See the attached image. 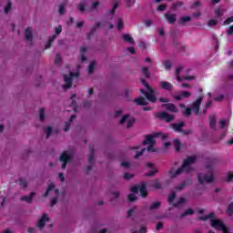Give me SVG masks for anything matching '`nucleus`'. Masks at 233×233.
I'll return each mask as SVG.
<instances>
[{"instance_id": "obj_1", "label": "nucleus", "mask_w": 233, "mask_h": 233, "mask_svg": "<svg viewBox=\"0 0 233 233\" xmlns=\"http://www.w3.org/2000/svg\"><path fill=\"white\" fill-rule=\"evenodd\" d=\"M196 157L190 156L183 161L182 167H178L177 170L174 167H171V169L169 170L170 177H177V176H179V174H182L183 172H187V174L189 172H192V167H190V165H192V163H196Z\"/></svg>"}, {"instance_id": "obj_2", "label": "nucleus", "mask_w": 233, "mask_h": 233, "mask_svg": "<svg viewBox=\"0 0 233 233\" xmlns=\"http://www.w3.org/2000/svg\"><path fill=\"white\" fill-rule=\"evenodd\" d=\"M201 103H203V96H198V98L191 104L190 107L185 109L184 116H186V117H190L192 112H194L195 116H199Z\"/></svg>"}, {"instance_id": "obj_3", "label": "nucleus", "mask_w": 233, "mask_h": 233, "mask_svg": "<svg viewBox=\"0 0 233 233\" xmlns=\"http://www.w3.org/2000/svg\"><path fill=\"white\" fill-rule=\"evenodd\" d=\"M206 168L209 170V176L203 175L202 173L198 174V180L200 185H204L205 183H214V170H212V165L208 164Z\"/></svg>"}, {"instance_id": "obj_4", "label": "nucleus", "mask_w": 233, "mask_h": 233, "mask_svg": "<svg viewBox=\"0 0 233 233\" xmlns=\"http://www.w3.org/2000/svg\"><path fill=\"white\" fill-rule=\"evenodd\" d=\"M133 194H138L140 192L141 198H147L148 196V191H147V184L142 183L137 186H134L130 188Z\"/></svg>"}, {"instance_id": "obj_5", "label": "nucleus", "mask_w": 233, "mask_h": 233, "mask_svg": "<svg viewBox=\"0 0 233 233\" xmlns=\"http://www.w3.org/2000/svg\"><path fill=\"white\" fill-rule=\"evenodd\" d=\"M156 137H162V139H167V135H163L161 132L147 135L146 139L143 141V145H155L156 141L154 138Z\"/></svg>"}, {"instance_id": "obj_6", "label": "nucleus", "mask_w": 233, "mask_h": 233, "mask_svg": "<svg viewBox=\"0 0 233 233\" xmlns=\"http://www.w3.org/2000/svg\"><path fill=\"white\" fill-rule=\"evenodd\" d=\"M155 117L157 119H164L166 123H171V121H174V115H168V113L162 111L155 114Z\"/></svg>"}, {"instance_id": "obj_7", "label": "nucleus", "mask_w": 233, "mask_h": 233, "mask_svg": "<svg viewBox=\"0 0 233 233\" xmlns=\"http://www.w3.org/2000/svg\"><path fill=\"white\" fill-rule=\"evenodd\" d=\"M60 161L62 162V168L65 170V168H66L67 163L72 161V157L68 155L66 151H64L60 156Z\"/></svg>"}, {"instance_id": "obj_8", "label": "nucleus", "mask_w": 233, "mask_h": 233, "mask_svg": "<svg viewBox=\"0 0 233 233\" xmlns=\"http://www.w3.org/2000/svg\"><path fill=\"white\" fill-rule=\"evenodd\" d=\"M211 227L213 228H216L217 230H219V228L221 230H225L227 228V226H225V224H223V221L219 219H211Z\"/></svg>"}, {"instance_id": "obj_9", "label": "nucleus", "mask_w": 233, "mask_h": 233, "mask_svg": "<svg viewBox=\"0 0 233 233\" xmlns=\"http://www.w3.org/2000/svg\"><path fill=\"white\" fill-rule=\"evenodd\" d=\"M192 96L191 92L188 91H180L178 95L174 96L173 98L175 101H181L182 99H187V97H190Z\"/></svg>"}, {"instance_id": "obj_10", "label": "nucleus", "mask_w": 233, "mask_h": 233, "mask_svg": "<svg viewBox=\"0 0 233 233\" xmlns=\"http://www.w3.org/2000/svg\"><path fill=\"white\" fill-rule=\"evenodd\" d=\"M162 106L166 109H167L169 112H173L175 114H177L179 112V109L177 108V106L172 103H167L163 104Z\"/></svg>"}, {"instance_id": "obj_11", "label": "nucleus", "mask_w": 233, "mask_h": 233, "mask_svg": "<svg viewBox=\"0 0 233 233\" xmlns=\"http://www.w3.org/2000/svg\"><path fill=\"white\" fill-rule=\"evenodd\" d=\"M177 17V15L176 14H170V12L165 14V19L169 25H174V23H176Z\"/></svg>"}, {"instance_id": "obj_12", "label": "nucleus", "mask_w": 233, "mask_h": 233, "mask_svg": "<svg viewBox=\"0 0 233 233\" xmlns=\"http://www.w3.org/2000/svg\"><path fill=\"white\" fill-rule=\"evenodd\" d=\"M64 79L66 83L63 86L64 90H68V88H72V79H73L72 76L70 75L69 76L65 75Z\"/></svg>"}, {"instance_id": "obj_13", "label": "nucleus", "mask_w": 233, "mask_h": 233, "mask_svg": "<svg viewBox=\"0 0 233 233\" xmlns=\"http://www.w3.org/2000/svg\"><path fill=\"white\" fill-rule=\"evenodd\" d=\"M160 88H162V90H167L168 92H172L174 86L170 82L162 81L160 82Z\"/></svg>"}, {"instance_id": "obj_14", "label": "nucleus", "mask_w": 233, "mask_h": 233, "mask_svg": "<svg viewBox=\"0 0 233 233\" xmlns=\"http://www.w3.org/2000/svg\"><path fill=\"white\" fill-rule=\"evenodd\" d=\"M48 219H50L46 214H44L41 218L38 220L37 222V227L38 228H40V230L45 227V225H46V221H48Z\"/></svg>"}, {"instance_id": "obj_15", "label": "nucleus", "mask_w": 233, "mask_h": 233, "mask_svg": "<svg viewBox=\"0 0 233 233\" xmlns=\"http://www.w3.org/2000/svg\"><path fill=\"white\" fill-rule=\"evenodd\" d=\"M148 92L147 94H146V98L147 99V101H150V103H156V101L157 100V98H156V96L154 95V89H147Z\"/></svg>"}, {"instance_id": "obj_16", "label": "nucleus", "mask_w": 233, "mask_h": 233, "mask_svg": "<svg viewBox=\"0 0 233 233\" xmlns=\"http://www.w3.org/2000/svg\"><path fill=\"white\" fill-rule=\"evenodd\" d=\"M192 185V179H187L184 182H182L180 185H178L176 187V190H177L178 192H181V190H183V188H187V187Z\"/></svg>"}, {"instance_id": "obj_17", "label": "nucleus", "mask_w": 233, "mask_h": 233, "mask_svg": "<svg viewBox=\"0 0 233 233\" xmlns=\"http://www.w3.org/2000/svg\"><path fill=\"white\" fill-rule=\"evenodd\" d=\"M218 127V121L216 120V116H209V128L211 130H217Z\"/></svg>"}, {"instance_id": "obj_18", "label": "nucleus", "mask_w": 233, "mask_h": 233, "mask_svg": "<svg viewBox=\"0 0 233 233\" xmlns=\"http://www.w3.org/2000/svg\"><path fill=\"white\" fill-rule=\"evenodd\" d=\"M34 196H35V192H31L29 196L21 197V201H25V203H32V201H34Z\"/></svg>"}, {"instance_id": "obj_19", "label": "nucleus", "mask_w": 233, "mask_h": 233, "mask_svg": "<svg viewBox=\"0 0 233 233\" xmlns=\"http://www.w3.org/2000/svg\"><path fill=\"white\" fill-rule=\"evenodd\" d=\"M183 127H185V122L172 124V128L176 132H183Z\"/></svg>"}, {"instance_id": "obj_20", "label": "nucleus", "mask_w": 233, "mask_h": 233, "mask_svg": "<svg viewBox=\"0 0 233 233\" xmlns=\"http://www.w3.org/2000/svg\"><path fill=\"white\" fill-rule=\"evenodd\" d=\"M134 101L138 106H147V105H148V102L143 96L136 98Z\"/></svg>"}, {"instance_id": "obj_21", "label": "nucleus", "mask_w": 233, "mask_h": 233, "mask_svg": "<svg viewBox=\"0 0 233 233\" xmlns=\"http://www.w3.org/2000/svg\"><path fill=\"white\" fill-rule=\"evenodd\" d=\"M122 38L124 39V41L126 43H129V45H136V42L134 41V38L128 34L123 35Z\"/></svg>"}, {"instance_id": "obj_22", "label": "nucleus", "mask_w": 233, "mask_h": 233, "mask_svg": "<svg viewBox=\"0 0 233 233\" xmlns=\"http://www.w3.org/2000/svg\"><path fill=\"white\" fill-rule=\"evenodd\" d=\"M76 119V115H72L67 122H66L65 127H64V132H68L70 130V125L72 121Z\"/></svg>"}, {"instance_id": "obj_23", "label": "nucleus", "mask_w": 233, "mask_h": 233, "mask_svg": "<svg viewBox=\"0 0 233 233\" xmlns=\"http://www.w3.org/2000/svg\"><path fill=\"white\" fill-rule=\"evenodd\" d=\"M25 37L27 41H32V39H34V36L32 35V29L30 27L25 29Z\"/></svg>"}, {"instance_id": "obj_24", "label": "nucleus", "mask_w": 233, "mask_h": 233, "mask_svg": "<svg viewBox=\"0 0 233 233\" xmlns=\"http://www.w3.org/2000/svg\"><path fill=\"white\" fill-rule=\"evenodd\" d=\"M89 152L90 153L88 156V163H89V165H94V154H95L94 147H90Z\"/></svg>"}, {"instance_id": "obj_25", "label": "nucleus", "mask_w": 233, "mask_h": 233, "mask_svg": "<svg viewBox=\"0 0 233 233\" xmlns=\"http://www.w3.org/2000/svg\"><path fill=\"white\" fill-rule=\"evenodd\" d=\"M119 6V2L114 1L113 2V8L107 12V14H111V15H116V10H117V7Z\"/></svg>"}, {"instance_id": "obj_26", "label": "nucleus", "mask_w": 233, "mask_h": 233, "mask_svg": "<svg viewBox=\"0 0 233 233\" xmlns=\"http://www.w3.org/2000/svg\"><path fill=\"white\" fill-rule=\"evenodd\" d=\"M189 21H192V17L190 16H182L178 22L179 25H182V26H185L186 23H188Z\"/></svg>"}, {"instance_id": "obj_27", "label": "nucleus", "mask_w": 233, "mask_h": 233, "mask_svg": "<svg viewBox=\"0 0 233 233\" xmlns=\"http://www.w3.org/2000/svg\"><path fill=\"white\" fill-rule=\"evenodd\" d=\"M182 5H183V1L175 2L171 5V10L176 12V10H177V8L181 7Z\"/></svg>"}, {"instance_id": "obj_28", "label": "nucleus", "mask_w": 233, "mask_h": 233, "mask_svg": "<svg viewBox=\"0 0 233 233\" xmlns=\"http://www.w3.org/2000/svg\"><path fill=\"white\" fill-rule=\"evenodd\" d=\"M57 36L56 35H53L51 37H49L47 43L46 44V49L50 48L52 46V43L56 40Z\"/></svg>"}, {"instance_id": "obj_29", "label": "nucleus", "mask_w": 233, "mask_h": 233, "mask_svg": "<svg viewBox=\"0 0 233 233\" xmlns=\"http://www.w3.org/2000/svg\"><path fill=\"white\" fill-rule=\"evenodd\" d=\"M161 207V202L157 201L151 204V206L148 208V210H157Z\"/></svg>"}, {"instance_id": "obj_30", "label": "nucleus", "mask_w": 233, "mask_h": 233, "mask_svg": "<svg viewBox=\"0 0 233 233\" xmlns=\"http://www.w3.org/2000/svg\"><path fill=\"white\" fill-rule=\"evenodd\" d=\"M174 147H175L176 152H179L181 150V141L179 139H175Z\"/></svg>"}, {"instance_id": "obj_31", "label": "nucleus", "mask_w": 233, "mask_h": 233, "mask_svg": "<svg viewBox=\"0 0 233 233\" xmlns=\"http://www.w3.org/2000/svg\"><path fill=\"white\" fill-rule=\"evenodd\" d=\"M142 74L146 77V79H149L150 71H148V67H147V66L142 67Z\"/></svg>"}, {"instance_id": "obj_32", "label": "nucleus", "mask_w": 233, "mask_h": 233, "mask_svg": "<svg viewBox=\"0 0 233 233\" xmlns=\"http://www.w3.org/2000/svg\"><path fill=\"white\" fill-rule=\"evenodd\" d=\"M162 65L165 66L166 70H170V68H172V62L170 60H164Z\"/></svg>"}, {"instance_id": "obj_33", "label": "nucleus", "mask_w": 233, "mask_h": 233, "mask_svg": "<svg viewBox=\"0 0 233 233\" xmlns=\"http://www.w3.org/2000/svg\"><path fill=\"white\" fill-rule=\"evenodd\" d=\"M198 219L201 221H207V219H214V213H209L207 216L199 217Z\"/></svg>"}, {"instance_id": "obj_34", "label": "nucleus", "mask_w": 233, "mask_h": 233, "mask_svg": "<svg viewBox=\"0 0 233 233\" xmlns=\"http://www.w3.org/2000/svg\"><path fill=\"white\" fill-rule=\"evenodd\" d=\"M194 214V209L187 208L184 213L180 214V218H185L186 216H192Z\"/></svg>"}, {"instance_id": "obj_35", "label": "nucleus", "mask_w": 233, "mask_h": 233, "mask_svg": "<svg viewBox=\"0 0 233 233\" xmlns=\"http://www.w3.org/2000/svg\"><path fill=\"white\" fill-rule=\"evenodd\" d=\"M127 199L130 203H134V201H137V195L131 193L127 196Z\"/></svg>"}, {"instance_id": "obj_36", "label": "nucleus", "mask_w": 233, "mask_h": 233, "mask_svg": "<svg viewBox=\"0 0 233 233\" xmlns=\"http://www.w3.org/2000/svg\"><path fill=\"white\" fill-rule=\"evenodd\" d=\"M183 203H187V199L185 198H180L177 203L173 204V207H175V208H177V207H179V205H183Z\"/></svg>"}, {"instance_id": "obj_37", "label": "nucleus", "mask_w": 233, "mask_h": 233, "mask_svg": "<svg viewBox=\"0 0 233 233\" xmlns=\"http://www.w3.org/2000/svg\"><path fill=\"white\" fill-rule=\"evenodd\" d=\"M226 181H227L228 183H232V181H233V172H232V171H228V172L227 173Z\"/></svg>"}, {"instance_id": "obj_38", "label": "nucleus", "mask_w": 233, "mask_h": 233, "mask_svg": "<svg viewBox=\"0 0 233 233\" xmlns=\"http://www.w3.org/2000/svg\"><path fill=\"white\" fill-rule=\"evenodd\" d=\"M175 199H176V193H175V192H172V193L168 196V199H167L169 205H173Z\"/></svg>"}, {"instance_id": "obj_39", "label": "nucleus", "mask_w": 233, "mask_h": 233, "mask_svg": "<svg viewBox=\"0 0 233 233\" xmlns=\"http://www.w3.org/2000/svg\"><path fill=\"white\" fill-rule=\"evenodd\" d=\"M181 70H183V67L182 66H178L177 69H176V76H177V81H181Z\"/></svg>"}, {"instance_id": "obj_40", "label": "nucleus", "mask_w": 233, "mask_h": 233, "mask_svg": "<svg viewBox=\"0 0 233 233\" xmlns=\"http://www.w3.org/2000/svg\"><path fill=\"white\" fill-rule=\"evenodd\" d=\"M65 6H66V2H63L58 9V13L60 14V15H63V14H65Z\"/></svg>"}, {"instance_id": "obj_41", "label": "nucleus", "mask_w": 233, "mask_h": 233, "mask_svg": "<svg viewBox=\"0 0 233 233\" xmlns=\"http://www.w3.org/2000/svg\"><path fill=\"white\" fill-rule=\"evenodd\" d=\"M228 124V122H227V120H225V119H220L219 121H218V127H219V128H225V127H227V125Z\"/></svg>"}, {"instance_id": "obj_42", "label": "nucleus", "mask_w": 233, "mask_h": 233, "mask_svg": "<svg viewBox=\"0 0 233 233\" xmlns=\"http://www.w3.org/2000/svg\"><path fill=\"white\" fill-rule=\"evenodd\" d=\"M96 68V63L94 61L90 62L88 66V74H92Z\"/></svg>"}, {"instance_id": "obj_43", "label": "nucleus", "mask_w": 233, "mask_h": 233, "mask_svg": "<svg viewBox=\"0 0 233 233\" xmlns=\"http://www.w3.org/2000/svg\"><path fill=\"white\" fill-rule=\"evenodd\" d=\"M39 119L40 121H45V108H40L39 110Z\"/></svg>"}, {"instance_id": "obj_44", "label": "nucleus", "mask_w": 233, "mask_h": 233, "mask_svg": "<svg viewBox=\"0 0 233 233\" xmlns=\"http://www.w3.org/2000/svg\"><path fill=\"white\" fill-rule=\"evenodd\" d=\"M101 27V23H96L92 28H91V31L90 33L91 34H95V32L97 30V28H100Z\"/></svg>"}, {"instance_id": "obj_45", "label": "nucleus", "mask_w": 233, "mask_h": 233, "mask_svg": "<svg viewBox=\"0 0 233 233\" xmlns=\"http://www.w3.org/2000/svg\"><path fill=\"white\" fill-rule=\"evenodd\" d=\"M11 8H12V3L10 2V0H8L7 5L5 7V14H8Z\"/></svg>"}, {"instance_id": "obj_46", "label": "nucleus", "mask_w": 233, "mask_h": 233, "mask_svg": "<svg viewBox=\"0 0 233 233\" xmlns=\"http://www.w3.org/2000/svg\"><path fill=\"white\" fill-rule=\"evenodd\" d=\"M227 212L229 216L233 215V202L229 203V205L228 206Z\"/></svg>"}, {"instance_id": "obj_47", "label": "nucleus", "mask_w": 233, "mask_h": 233, "mask_svg": "<svg viewBox=\"0 0 233 233\" xmlns=\"http://www.w3.org/2000/svg\"><path fill=\"white\" fill-rule=\"evenodd\" d=\"M125 25L123 24V18H119L117 21V29L122 30L124 28Z\"/></svg>"}, {"instance_id": "obj_48", "label": "nucleus", "mask_w": 233, "mask_h": 233, "mask_svg": "<svg viewBox=\"0 0 233 233\" xmlns=\"http://www.w3.org/2000/svg\"><path fill=\"white\" fill-rule=\"evenodd\" d=\"M19 183H20L22 188H26V187L28 186V184L26 183V180L25 178H20Z\"/></svg>"}, {"instance_id": "obj_49", "label": "nucleus", "mask_w": 233, "mask_h": 233, "mask_svg": "<svg viewBox=\"0 0 233 233\" xmlns=\"http://www.w3.org/2000/svg\"><path fill=\"white\" fill-rule=\"evenodd\" d=\"M223 11H221V9L219 8H216L215 9V15H217V17H223Z\"/></svg>"}, {"instance_id": "obj_50", "label": "nucleus", "mask_w": 233, "mask_h": 233, "mask_svg": "<svg viewBox=\"0 0 233 233\" xmlns=\"http://www.w3.org/2000/svg\"><path fill=\"white\" fill-rule=\"evenodd\" d=\"M216 25H218V20L216 19H211L208 22V26L212 27V26H216Z\"/></svg>"}, {"instance_id": "obj_51", "label": "nucleus", "mask_w": 233, "mask_h": 233, "mask_svg": "<svg viewBox=\"0 0 233 233\" xmlns=\"http://www.w3.org/2000/svg\"><path fill=\"white\" fill-rule=\"evenodd\" d=\"M136 5V0H127V8H132Z\"/></svg>"}, {"instance_id": "obj_52", "label": "nucleus", "mask_w": 233, "mask_h": 233, "mask_svg": "<svg viewBox=\"0 0 233 233\" xmlns=\"http://www.w3.org/2000/svg\"><path fill=\"white\" fill-rule=\"evenodd\" d=\"M157 170L153 169L151 171H149L148 173H146L145 177H152V176H155V174H157Z\"/></svg>"}, {"instance_id": "obj_53", "label": "nucleus", "mask_w": 233, "mask_h": 233, "mask_svg": "<svg viewBox=\"0 0 233 233\" xmlns=\"http://www.w3.org/2000/svg\"><path fill=\"white\" fill-rule=\"evenodd\" d=\"M132 177H134L133 174H130V173L124 174V179H126L127 181H129V179H132Z\"/></svg>"}, {"instance_id": "obj_54", "label": "nucleus", "mask_w": 233, "mask_h": 233, "mask_svg": "<svg viewBox=\"0 0 233 233\" xmlns=\"http://www.w3.org/2000/svg\"><path fill=\"white\" fill-rule=\"evenodd\" d=\"M137 208V207H134V208H130L127 211V218H132V215L134 214V212L136 211Z\"/></svg>"}, {"instance_id": "obj_55", "label": "nucleus", "mask_w": 233, "mask_h": 233, "mask_svg": "<svg viewBox=\"0 0 233 233\" xmlns=\"http://www.w3.org/2000/svg\"><path fill=\"white\" fill-rule=\"evenodd\" d=\"M77 8L80 12H85L86 8V4H81L77 5Z\"/></svg>"}, {"instance_id": "obj_56", "label": "nucleus", "mask_w": 233, "mask_h": 233, "mask_svg": "<svg viewBox=\"0 0 233 233\" xmlns=\"http://www.w3.org/2000/svg\"><path fill=\"white\" fill-rule=\"evenodd\" d=\"M146 148H143L141 151H137V154L135 155V159H137V157H141L142 154H145Z\"/></svg>"}, {"instance_id": "obj_57", "label": "nucleus", "mask_w": 233, "mask_h": 233, "mask_svg": "<svg viewBox=\"0 0 233 233\" xmlns=\"http://www.w3.org/2000/svg\"><path fill=\"white\" fill-rule=\"evenodd\" d=\"M62 61L61 55L57 54L55 59V65H59Z\"/></svg>"}, {"instance_id": "obj_58", "label": "nucleus", "mask_w": 233, "mask_h": 233, "mask_svg": "<svg viewBox=\"0 0 233 233\" xmlns=\"http://www.w3.org/2000/svg\"><path fill=\"white\" fill-rule=\"evenodd\" d=\"M165 10H167V5L166 4H162L158 5V11L159 12H165Z\"/></svg>"}, {"instance_id": "obj_59", "label": "nucleus", "mask_w": 233, "mask_h": 233, "mask_svg": "<svg viewBox=\"0 0 233 233\" xmlns=\"http://www.w3.org/2000/svg\"><path fill=\"white\" fill-rule=\"evenodd\" d=\"M230 23H233V16H230V17L227 18L224 21V25H230Z\"/></svg>"}, {"instance_id": "obj_60", "label": "nucleus", "mask_w": 233, "mask_h": 233, "mask_svg": "<svg viewBox=\"0 0 233 233\" xmlns=\"http://www.w3.org/2000/svg\"><path fill=\"white\" fill-rule=\"evenodd\" d=\"M128 119V115H125L121 119H120V124L125 125L127 123V120Z\"/></svg>"}, {"instance_id": "obj_61", "label": "nucleus", "mask_w": 233, "mask_h": 233, "mask_svg": "<svg viewBox=\"0 0 233 233\" xmlns=\"http://www.w3.org/2000/svg\"><path fill=\"white\" fill-rule=\"evenodd\" d=\"M46 137H50V136L52 134V127H47L46 129Z\"/></svg>"}, {"instance_id": "obj_62", "label": "nucleus", "mask_w": 233, "mask_h": 233, "mask_svg": "<svg viewBox=\"0 0 233 233\" xmlns=\"http://www.w3.org/2000/svg\"><path fill=\"white\" fill-rule=\"evenodd\" d=\"M228 35H233V25H229L227 31Z\"/></svg>"}, {"instance_id": "obj_63", "label": "nucleus", "mask_w": 233, "mask_h": 233, "mask_svg": "<svg viewBox=\"0 0 233 233\" xmlns=\"http://www.w3.org/2000/svg\"><path fill=\"white\" fill-rule=\"evenodd\" d=\"M147 227L143 226L140 228L139 232L138 233H147ZM133 233H137V231H134Z\"/></svg>"}, {"instance_id": "obj_64", "label": "nucleus", "mask_w": 233, "mask_h": 233, "mask_svg": "<svg viewBox=\"0 0 233 233\" xmlns=\"http://www.w3.org/2000/svg\"><path fill=\"white\" fill-rule=\"evenodd\" d=\"M57 203V197H54L51 199V207H54Z\"/></svg>"}]
</instances>
